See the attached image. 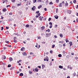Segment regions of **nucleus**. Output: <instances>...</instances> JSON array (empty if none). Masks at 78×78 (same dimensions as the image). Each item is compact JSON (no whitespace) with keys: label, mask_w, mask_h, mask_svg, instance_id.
I'll list each match as a JSON object with an SVG mask.
<instances>
[{"label":"nucleus","mask_w":78,"mask_h":78,"mask_svg":"<svg viewBox=\"0 0 78 78\" xmlns=\"http://www.w3.org/2000/svg\"><path fill=\"white\" fill-rule=\"evenodd\" d=\"M44 61H48V58L47 56H46V57L44 58Z\"/></svg>","instance_id":"1"},{"label":"nucleus","mask_w":78,"mask_h":78,"mask_svg":"<svg viewBox=\"0 0 78 78\" xmlns=\"http://www.w3.org/2000/svg\"><path fill=\"white\" fill-rule=\"evenodd\" d=\"M62 55L64 56H66V54L67 53V52H66L64 51H62Z\"/></svg>","instance_id":"2"},{"label":"nucleus","mask_w":78,"mask_h":78,"mask_svg":"<svg viewBox=\"0 0 78 78\" xmlns=\"http://www.w3.org/2000/svg\"><path fill=\"white\" fill-rule=\"evenodd\" d=\"M22 55L23 56H27V53L25 52H23L22 53Z\"/></svg>","instance_id":"3"},{"label":"nucleus","mask_w":78,"mask_h":78,"mask_svg":"<svg viewBox=\"0 0 78 78\" xmlns=\"http://www.w3.org/2000/svg\"><path fill=\"white\" fill-rule=\"evenodd\" d=\"M67 12L68 13H69V14H71V12H72L71 10H68Z\"/></svg>","instance_id":"4"},{"label":"nucleus","mask_w":78,"mask_h":78,"mask_svg":"<svg viewBox=\"0 0 78 78\" xmlns=\"http://www.w3.org/2000/svg\"><path fill=\"white\" fill-rule=\"evenodd\" d=\"M25 50V48L24 47H23L21 49V51H24Z\"/></svg>","instance_id":"5"},{"label":"nucleus","mask_w":78,"mask_h":78,"mask_svg":"<svg viewBox=\"0 0 78 78\" xmlns=\"http://www.w3.org/2000/svg\"><path fill=\"white\" fill-rule=\"evenodd\" d=\"M36 9V7L35 6H34L32 8V10H33V11H34Z\"/></svg>","instance_id":"6"},{"label":"nucleus","mask_w":78,"mask_h":78,"mask_svg":"<svg viewBox=\"0 0 78 78\" xmlns=\"http://www.w3.org/2000/svg\"><path fill=\"white\" fill-rule=\"evenodd\" d=\"M45 29V27L44 26H43L41 27V30H44Z\"/></svg>","instance_id":"7"},{"label":"nucleus","mask_w":78,"mask_h":78,"mask_svg":"<svg viewBox=\"0 0 78 78\" xmlns=\"http://www.w3.org/2000/svg\"><path fill=\"white\" fill-rule=\"evenodd\" d=\"M62 3H61L59 4V7H62Z\"/></svg>","instance_id":"8"},{"label":"nucleus","mask_w":78,"mask_h":78,"mask_svg":"<svg viewBox=\"0 0 78 78\" xmlns=\"http://www.w3.org/2000/svg\"><path fill=\"white\" fill-rule=\"evenodd\" d=\"M55 19H58V16L55 15Z\"/></svg>","instance_id":"9"},{"label":"nucleus","mask_w":78,"mask_h":78,"mask_svg":"<svg viewBox=\"0 0 78 78\" xmlns=\"http://www.w3.org/2000/svg\"><path fill=\"white\" fill-rule=\"evenodd\" d=\"M51 34V33H50L49 34H46V36H47L46 37H49L48 35H50Z\"/></svg>","instance_id":"10"},{"label":"nucleus","mask_w":78,"mask_h":78,"mask_svg":"<svg viewBox=\"0 0 78 78\" xmlns=\"http://www.w3.org/2000/svg\"><path fill=\"white\" fill-rule=\"evenodd\" d=\"M45 66L44 65L42 64V69H44V68H45Z\"/></svg>","instance_id":"11"},{"label":"nucleus","mask_w":78,"mask_h":78,"mask_svg":"<svg viewBox=\"0 0 78 78\" xmlns=\"http://www.w3.org/2000/svg\"><path fill=\"white\" fill-rule=\"evenodd\" d=\"M2 11L3 12H5L7 11V10L6 9H2Z\"/></svg>","instance_id":"12"},{"label":"nucleus","mask_w":78,"mask_h":78,"mask_svg":"<svg viewBox=\"0 0 78 78\" xmlns=\"http://www.w3.org/2000/svg\"><path fill=\"white\" fill-rule=\"evenodd\" d=\"M60 69H63V66L61 65L59 66L58 67Z\"/></svg>","instance_id":"13"},{"label":"nucleus","mask_w":78,"mask_h":78,"mask_svg":"<svg viewBox=\"0 0 78 78\" xmlns=\"http://www.w3.org/2000/svg\"><path fill=\"white\" fill-rule=\"evenodd\" d=\"M69 4L67 2H66V3H65V6H68V5Z\"/></svg>","instance_id":"14"},{"label":"nucleus","mask_w":78,"mask_h":78,"mask_svg":"<svg viewBox=\"0 0 78 78\" xmlns=\"http://www.w3.org/2000/svg\"><path fill=\"white\" fill-rule=\"evenodd\" d=\"M69 44H70V46H72V45H73V43H72V41H70L69 42Z\"/></svg>","instance_id":"15"},{"label":"nucleus","mask_w":78,"mask_h":78,"mask_svg":"<svg viewBox=\"0 0 78 78\" xmlns=\"http://www.w3.org/2000/svg\"><path fill=\"white\" fill-rule=\"evenodd\" d=\"M20 76H23V74L22 73H20Z\"/></svg>","instance_id":"16"},{"label":"nucleus","mask_w":78,"mask_h":78,"mask_svg":"<svg viewBox=\"0 0 78 78\" xmlns=\"http://www.w3.org/2000/svg\"><path fill=\"white\" fill-rule=\"evenodd\" d=\"M34 72H38V69L37 68H35L34 69Z\"/></svg>","instance_id":"17"},{"label":"nucleus","mask_w":78,"mask_h":78,"mask_svg":"<svg viewBox=\"0 0 78 78\" xmlns=\"http://www.w3.org/2000/svg\"><path fill=\"white\" fill-rule=\"evenodd\" d=\"M9 60L10 61H12V58L10 57L9 58Z\"/></svg>","instance_id":"18"},{"label":"nucleus","mask_w":78,"mask_h":78,"mask_svg":"<svg viewBox=\"0 0 78 78\" xmlns=\"http://www.w3.org/2000/svg\"><path fill=\"white\" fill-rule=\"evenodd\" d=\"M14 68H15V67L12 66L10 68V70H12V69H14Z\"/></svg>","instance_id":"19"},{"label":"nucleus","mask_w":78,"mask_h":78,"mask_svg":"<svg viewBox=\"0 0 78 78\" xmlns=\"http://www.w3.org/2000/svg\"><path fill=\"white\" fill-rule=\"evenodd\" d=\"M29 74H32V73H33V71H29Z\"/></svg>","instance_id":"20"},{"label":"nucleus","mask_w":78,"mask_h":78,"mask_svg":"<svg viewBox=\"0 0 78 78\" xmlns=\"http://www.w3.org/2000/svg\"><path fill=\"white\" fill-rule=\"evenodd\" d=\"M41 8H42V5H40L38 7V9H40Z\"/></svg>","instance_id":"21"},{"label":"nucleus","mask_w":78,"mask_h":78,"mask_svg":"<svg viewBox=\"0 0 78 78\" xmlns=\"http://www.w3.org/2000/svg\"><path fill=\"white\" fill-rule=\"evenodd\" d=\"M17 40L13 39V42H14L15 43H17Z\"/></svg>","instance_id":"22"},{"label":"nucleus","mask_w":78,"mask_h":78,"mask_svg":"<svg viewBox=\"0 0 78 78\" xmlns=\"http://www.w3.org/2000/svg\"><path fill=\"white\" fill-rule=\"evenodd\" d=\"M46 32H47V31H48V32H50V29H48V30H46Z\"/></svg>","instance_id":"23"},{"label":"nucleus","mask_w":78,"mask_h":78,"mask_svg":"<svg viewBox=\"0 0 78 78\" xmlns=\"http://www.w3.org/2000/svg\"><path fill=\"white\" fill-rule=\"evenodd\" d=\"M41 47V45H37V48H39Z\"/></svg>","instance_id":"24"},{"label":"nucleus","mask_w":78,"mask_h":78,"mask_svg":"<svg viewBox=\"0 0 78 78\" xmlns=\"http://www.w3.org/2000/svg\"><path fill=\"white\" fill-rule=\"evenodd\" d=\"M58 57L61 58V57H62V55L61 54H59L58 55Z\"/></svg>","instance_id":"25"},{"label":"nucleus","mask_w":78,"mask_h":78,"mask_svg":"<svg viewBox=\"0 0 78 78\" xmlns=\"http://www.w3.org/2000/svg\"><path fill=\"white\" fill-rule=\"evenodd\" d=\"M9 14L10 16H12V12H10L9 13Z\"/></svg>","instance_id":"26"},{"label":"nucleus","mask_w":78,"mask_h":78,"mask_svg":"<svg viewBox=\"0 0 78 78\" xmlns=\"http://www.w3.org/2000/svg\"><path fill=\"white\" fill-rule=\"evenodd\" d=\"M5 34H9V32L8 31H7L5 32Z\"/></svg>","instance_id":"27"},{"label":"nucleus","mask_w":78,"mask_h":78,"mask_svg":"<svg viewBox=\"0 0 78 78\" xmlns=\"http://www.w3.org/2000/svg\"><path fill=\"white\" fill-rule=\"evenodd\" d=\"M21 5H22V4H21V3H19L17 5V6H20Z\"/></svg>","instance_id":"28"},{"label":"nucleus","mask_w":78,"mask_h":78,"mask_svg":"<svg viewBox=\"0 0 78 78\" xmlns=\"http://www.w3.org/2000/svg\"><path fill=\"white\" fill-rule=\"evenodd\" d=\"M48 0H47V1L45 2V3L46 5H47V3H48Z\"/></svg>","instance_id":"29"},{"label":"nucleus","mask_w":78,"mask_h":78,"mask_svg":"<svg viewBox=\"0 0 78 78\" xmlns=\"http://www.w3.org/2000/svg\"><path fill=\"white\" fill-rule=\"evenodd\" d=\"M65 41H66V43H67L68 42H69V40L67 39H66Z\"/></svg>","instance_id":"30"},{"label":"nucleus","mask_w":78,"mask_h":78,"mask_svg":"<svg viewBox=\"0 0 78 78\" xmlns=\"http://www.w3.org/2000/svg\"><path fill=\"white\" fill-rule=\"evenodd\" d=\"M7 67H11V65L10 64H9L8 66Z\"/></svg>","instance_id":"31"},{"label":"nucleus","mask_w":78,"mask_h":78,"mask_svg":"<svg viewBox=\"0 0 78 78\" xmlns=\"http://www.w3.org/2000/svg\"><path fill=\"white\" fill-rule=\"evenodd\" d=\"M13 39H15L16 40H17V38L16 37H14Z\"/></svg>","instance_id":"32"},{"label":"nucleus","mask_w":78,"mask_h":78,"mask_svg":"<svg viewBox=\"0 0 78 78\" xmlns=\"http://www.w3.org/2000/svg\"><path fill=\"white\" fill-rule=\"evenodd\" d=\"M73 75L74 76H76V73H73Z\"/></svg>","instance_id":"33"},{"label":"nucleus","mask_w":78,"mask_h":78,"mask_svg":"<svg viewBox=\"0 0 78 78\" xmlns=\"http://www.w3.org/2000/svg\"><path fill=\"white\" fill-rule=\"evenodd\" d=\"M30 27V26L28 24H27L26 25V27Z\"/></svg>","instance_id":"34"},{"label":"nucleus","mask_w":78,"mask_h":78,"mask_svg":"<svg viewBox=\"0 0 78 78\" xmlns=\"http://www.w3.org/2000/svg\"><path fill=\"white\" fill-rule=\"evenodd\" d=\"M76 0H74L73 1V3H76Z\"/></svg>","instance_id":"35"},{"label":"nucleus","mask_w":78,"mask_h":78,"mask_svg":"<svg viewBox=\"0 0 78 78\" xmlns=\"http://www.w3.org/2000/svg\"><path fill=\"white\" fill-rule=\"evenodd\" d=\"M3 58L4 59H6V56L5 55L3 56Z\"/></svg>","instance_id":"36"},{"label":"nucleus","mask_w":78,"mask_h":78,"mask_svg":"<svg viewBox=\"0 0 78 78\" xmlns=\"http://www.w3.org/2000/svg\"><path fill=\"white\" fill-rule=\"evenodd\" d=\"M33 2L34 3H36V0H33Z\"/></svg>","instance_id":"37"},{"label":"nucleus","mask_w":78,"mask_h":78,"mask_svg":"<svg viewBox=\"0 0 78 78\" xmlns=\"http://www.w3.org/2000/svg\"><path fill=\"white\" fill-rule=\"evenodd\" d=\"M49 4H50V5H53V2H49Z\"/></svg>","instance_id":"38"},{"label":"nucleus","mask_w":78,"mask_h":78,"mask_svg":"<svg viewBox=\"0 0 78 78\" xmlns=\"http://www.w3.org/2000/svg\"><path fill=\"white\" fill-rule=\"evenodd\" d=\"M60 36L61 37H62V34H60Z\"/></svg>","instance_id":"39"},{"label":"nucleus","mask_w":78,"mask_h":78,"mask_svg":"<svg viewBox=\"0 0 78 78\" xmlns=\"http://www.w3.org/2000/svg\"><path fill=\"white\" fill-rule=\"evenodd\" d=\"M55 45L54 44H53V45H52V48H54L55 47Z\"/></svg>","instance_id":"40"},{"label":"nucleus","mask_w":78,"mask_h":78,"mask_svg":"<svg viewBox=\"0 0 78 78\" xmlns=\"http://www.w3.org/2000/svg\"><path fill=\"white\" fill-rule=\"evenodd\" d=\"M12 9H14V8H15V6L13 5L12 6Z\"/></svg>","instance_id":"41"},{"label":"nucleus","mask_w":78,"mask_h":78,"mask_svg":"<svg viewBox=\"0 0 78 78\" xmlns=\"http://www.w3.org/2000/svg\"><path fill=\"white\" fill-rule=\"evenodd\" d=\"M36 14H38V13H39V11H36Z\"/></svg>","instance_id":"42"},{"label":"nucleus","mask_w":78,"mask_h":78,"mask_svg":"<svg viewBox=\"0 0 78 78\" xmlns=\"http://www.w3.org/2000/svg\"><path fill=\"white\" fill-rule=\"evenodd\" d=\"M49 66H52V63L50 62V63L49 64Z\"/></svg>","instance_id":"43"},{"label":"nucleus","mask_w":78,"mask_h":78,"mask_svg":"<svg viewBox=\"0 0 78 78\" xmlns=\"http://www.w3.org/2000/svg\"><path fill=\"white\" fill-rule=\"evenodd\" d=\"M15 1H16V0H12V3H14V2H15Z\"/></svg>","instance_id":"44"},{"label":"nucleus","mask_w":78,"mask_h":78,"mask_svg":"<svg viewBox=\"0 0 78 78\" xmlns=\"http://www.w3.org/2000/svg\"><path fill=\"white\" fill-rule=\"evenodd\" d=\"M5 43H6L7 44H8V43H9V41H5Z\"/></svg>","instance_id":"45"},{"label":"nucleus","mask_w":78,"mask_h":78,"mask_svg":"<svg viewBox=\"0 0 78 78\" xmlns=\"http://www.w3.org/2000/svg\"><path fill=\"white\" fill-rule=\"evenodd\" d=\"M49 25H52V23L50 22L49 23Z\"/></svg>","instance_id":"46"},{"label":"nucleus","mask_w":78,"mask_h":78,"mask_svg":"<svg viewBox=\"0 0 78 78\" xmlns=\"http://www.w3.org/2000/svg\"><path fill=\"white\" fill-rule=\"evenodd\" d=\"M4 28L3 27H1V30L2 31V30H3V29Z\"/></svg>","instance_id":"47"},{"label":"nucleus","mask_w":78,"mask_h":78,"mask_svg":"<svg viewBox=\"0 0 78 78\" xmlns=\"http://www.w3.org/2000/svg\"><path fill=\"white\" fill-rule=\"evenodd\" d=\"M51 20V18H49V19L48 20V21H50Z\"/></svg>","instance_id":"48"},{"label":"nucleus","mask_w":78,"mask_h":78,"mask_svg":"<svg viewBox=\"0 0 78 78\" xmlns=\"http://www.w3.org/2000/svg\"><path fill=\"white\" fill-rule=\"evenodd\" d=\"M6 28L7 30H8V29H9V27H6Z\"/></svg>","instance_id":"49"},{"label":"nucleus","mask_w":78,"mask_h":78,"mask_svg":"<svg viewBox=\"0 0 78 78\" xmlns=\"http://www.w3.org/2000/svg\"><path fill=\"white\" fill-rule=\"evenodd\" d=\"M49 28H52V25H50L49 27Z\"/></svg>","instance_id":"50"},{"label":"nucleus","mask_w":78,"mask_h":78,"mask_svg":"<svg viewBox=\"0 0 78 78\" xmlns=\"http://www.w3.org/2000/svg\"><path fill=\"white\" fill-rule=\"evenodd\" d=\"M75 59H78V57H76L75 58Z\"/></svg>","instance_id":"51"},{"label":"nucleus","mask_w":78,"mask_h":78,"mask_svg":"<svg viewBox=\"0 0 78 78\" xmlns=\"http://www.w3.org/2000/svg\"><path fill=\"white\" fill-rule=\"evenodd\" d=\"M35 17H36V18H37L38 17H39V16H38V15H36L35 16Z\"/></svg>","instance_id":"52"},{"label":"nucleus","mask_w":78,"mask_h":78,"mask_svg":"<svg viewBox=\"0 0 78 78\" xmlns=\"http://www.w3.org/2000/svg\"><path fill=\"white\" fill-rule=\"evenodd\" d=\"M44 11H47V8H45L44 9Z\"/></svg>","instance_id":"53"},{"label":"nucleus","mask_w":78,"mask_h":78,"mask_svg":"<svg viewBox=\"0 0 78 78\" xmlns=\"http://www.w3.org/2000/svg\"><path fill=\"white\" fill-rule=\"evenodd\" d=\"M50 52L51 53H53V51H52V50L50 51Z\"/></svg>","instance_id":"54"},{"label":"nucleus","mask_w":78,"mask_h":78,"mask_svg":"<svg viewBox=\"0 0 78 78\" xmlns=\"http://www.w3.org/2000/svg\"><path fill=\"white\" fill-rule=\"evenodd\" d=\"M39 20H40L41 21H42V19L41 18H40L39 19Z\"/></svg>","instance_id":"55"},{"label":"nucleus","mask_w":78,"mask_h":78,"mask_svg":"<svg viewBox=\"0 0 78 78\" xmlns=\"http://www.w3.org/2000/svg\"><path fill=\"white\" fill-rule=\"evenodd\" d=\"M62 3H63V4H64L65 3V2H64V1H63L62 2Z\"/></svg>","instance_id":"56"},{"label":"nucleus","mask_w":78,"mask_h":78,"mask_svg":"<svg viewBox=\"0 0 78 78\" xmlns=\"http://www.w3.org/2000/svg\"><path fill=\"white\" fill-rule=\"evenodd\" d=\"M63 46L64 47L66 46V43H64V44H63Z\"/></svg>","instance_id":"57"},{"label":"nucleus","mask_w":78,"mask_h":78,"mask_svg":"<svg viewBox=\"0 0 78 78\" xmlns=\"http://www.w3.org/2000/svg\"><path fill=\"white\" fill-rule=\"evenodd\" d=\"M36 20V18H34V20Z\"/></svg>","instance_id":"58"},{"label":"nucleus","mask_w":78,"mask_h":78,"mask_svg":"<svg viewBox=\"0 0 78 78\" xmlns=\"http://www.w3.org/2000/svg\"><path fill=\"white\" fill-rule=\"evenodd\" d=\"M58 27V25H55V28H56V27Z\"/></svg>","instance_id":"59"},{"label":"nucleus","mask_w":78,"mask_h":78,"mask_svg":"<svg viewBox=\"0 0 78 78\" xmlns=\"http://www.w3.org/2000/svg\"><path fill=\"white\" fill-rule=\"evenodd\" d=\"M38 2H41V0H38Z\"/></svg>","instance_id":"60"},{"label":"nucleus","mask_w":78,"mask_h":78,"mask_svg":"<svg viewBox=\"0 0 78 78\" xmlns=\"http://www.w3.org/2000/svg\"><path fill=\"white\" fill-rule=\"evenodd\" d=\"M56 2L57 3H58L59 2V0H56Z\"/></svg>","instance_id":"61"},{"label":"nucleus","mask_w":78,"mask_h":78,"mask_svg":"<svg viewBox=\"0 0 78 78\" xmlns=\"http://www.w3.org/2000/svg\"><path fill=\"white\" fill-rule=\"evenodd\" d=\"M5 2H8V1L7 0H5Z\"/></svg>","instance_id":"62"},{"label":"nucleus","mask_w":78,"mask_h":78,"mask_svg":"<svg viewBox=\"0 0 78 78\" xmlns=\"http://www.w3.org/2000/svg\"><path fill=\"white\" fill-rule=\"evenodd\" d=\"M76 22H78V19H76Z\"/></svg>","instance_id":"63"},{"label":"nucleus","mask_w":78,"mask_h":78,"mask_svg":"<svg viewBox=\"0 0 78 78\" xmlns=\"http://www.w3.org/2000/svg\"><path fill=\"white\" fill-rule=\"evenodd\" d=\"M76 15L77 16H78V12H76Z\"/></svg>","instance_id":"64"}]
</instances>
